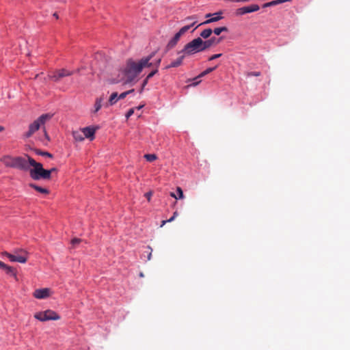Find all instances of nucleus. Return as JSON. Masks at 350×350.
<instances>
[{"label": "nucleus", "instance_id": "nucleus-20", "mask_svg": "<svg viewBox=\"0 0 350 350\" xmlns=\"http://www.w3.org/2000/svg\"><path fill=\"white\" fill-rule=\"evenodd\" d=\"M29 186L30 187L34 189L36 191H37L38 192H39L40 193H42V194H44V195H47V194L49 193V191L47 189L41 187L40 186H38V185H36L34 183H30L29 185Z\"/></svg>", "mask_w": 350, "mask_h": 350}, {"label": "nucleus", "instance_id": "nucleus-25", "mask_svg": "<svg viewBox=\"0 0 350 350\" xmlns=\"http://www.w3.org/2000/svg\"><path fill=\"white\" fill-rule=\"evenodd\" d=\"M178 196L177 197L174 193H171L170 196L176 199H182L184 198L183 190L180 187H177L176 189Z\"/></svg>", "mask_w": 350, "mask_h": 350}, {"label": "nucleus", "instance_id": "nucleus-19", "mask_svg": "<svg viewBox=\"0 0 350 350\" xmlns=\"http://www.w3.org/2000/svg\"><path fill=\"white\" fill-rule=\"evenodd\" d=\"M53 117V114L51 113H45L40 116L36 120L41 125L45 124L46 122L49 121Z\"/></svg>", "mask_w": 350, "mask_h": 350}, {"label": "nucleus", "instance_id": "nucleus-36", "mask_svg": "<svg viewBox=\"0 0 350 350\" xmlns=\"http://www.w3.org/2000/svg\"><path fill=\"white\" fill-rule=\"evenodd\" d=\"M134 113V109H130L126 114V118H129Z\"/></svg>", "mask_w": 350, "mask_h": 350}, {"label": "nucleus", "instance_id": "nucleus-48", "mask_svg": "<svg viewBox=\"0 0 350 350\" xmlns=\"http://www.w3.org/2000/svg\"><path fill=\"white\" fill-rule=\"evenodd\" d=\"M126 92H129V94L131 93H133L134 92V89H131L130 90L126 91Z\"/></svg>", "mask_w": 350, "mask_h": 350}, {"label": "nucleus", "instance_id": "nucleus-26", "mask_svg": "<svg viewBox=\"0 0 350 350\" xmlns=\"http://www.w3.org/2000/svg\"><path fill=\"white\" fill-rule=\"evenodd\" d=\"M228 29L226 27H217V28H215L213 30V32L217 35V36H219L221 34V32L223 31H228Z\"/></svg>", "mask_w": 350, "mask_h": 350}, {"label": "nucleus", "instance_id": "nucleus-33", "mask_svg": "<svg viewBox=\"0 0 350 350\" xmlns=\"http://www.w3.org/2000/svg\"><path fill=\"white\" fill-rule=\"evenodd\" d=\"M158 72V70L154 68L153 69L146 77L148 79L152 78L157 72Z\"/></svg>", "mask_w": 350, "mask_h": 350}, {"label": "nucleus", "instance_id": "nucleus-35", "mask_svg": "<svg viewBox=\"0 0 350 350\" xmlns=\"http://www.w3.org/2000/svg\"><path fill=\"white\" fill-rule=\"evenodd\" d=\"M221 55H222V54H221V53H218V54L213 55H211V56L208 58V60H209V61L214 60V59H217V58L220 57Z\"/></svg>", "mask_w": 350, "mask_h": 350}, {"label": "nucleus", "instance_id": "nucleus-21", "mask_svg": "<svg viewBox=\"0 0 350 350\" xmlns=\"http://www.w3.org/2000/svg\"><path fill=\"white\" fill-rule=\"evenodd\" d=\"M197 23L196 21H194L193 23H190L189 25H185L180 29V30L178 31V33H180L181 36L185 34L187 31H188L190 28L193 27Z\"/></svg>", "mask_w": 350, "mask_h": 350}, {"label": "nucleus", "instance_id": "nucleus-8", "mask_svg": "<svg viewBox=\"0 0 350 350\" xmlns=\"http://www.w3.org/2000/svg\"><path fill=\"white\" fill-rule=\"evenodd\" d=\"M105 98L106 96L104 94L96 98L94 107L91 110L92 113L96 114L101 109L102 106L105 105L104 101Z\"/></svg>", "mask_w": 350, "mask_h": 350}, {"label": "nucleus", "instance_id": "nucleus-11", "mask_svg": "<svg viewBox=\"0 0 350 350\" xmlns=\"http://www.w3.org/2000/svg\"><path fill=\"white\" fill-rule=\"evenodd\" d=\"M221 40V38H216L215 37H213L207 40L204 41L202 40V47L204 51H205L207 49L211 48L213 46L218 44Z\"/></svg>", "mask_w": 350, "mask_h": 350}, {"label": "nucleus", "instance_id": "nucleus-32", "mask_svg": "<svg viewBox=\"0 0 350 350\" xmlns=\"http://www.w3.org/2000/svg\"><path fill=\"white\" fill-rule=\"evenodd\" d=\"M198 16L196 15H192L190 16H187L185 18V21H191V23H193L194 21H197Z\"/></svg>", "mask_w": 350, "mask_h": 350}, {"label": "nucleus", "instance_id": "nucleus-9", "mask_svg": "<svg viewBox=\"0 0 350 350\" xmlns=\"http://www.w3.org/2000/svg\"><path fill=\"white\" fill-rule=\"evenodd\" d=\"M51 290L47 288H38L33 292V296L37 299H45L50 296Z\"/></svg>", "mask_w": 350, "mask_h": 350}, {"label": "nucleus", "instance_id": "nucleus-45", "mask_svg": "<svg viewBox=\"0 0 350 350\" xmlns=\"http://www.w3.org/2000/svg\"><path fill=\"white\" fill-rule=\"evenodd\" d=\"M167 222V220H163L161 222V227H163Z\"/></svg>", "mask_w": 350, "mask_h": 350}, {"label": "nucleus", "instance_id": "nucleus-5", "mask_svg": "<svg viewBox=\"0 0 350 350\" xmlns=\"http://www.w3.org/2000/svg\"><path fill=\"white\" fill-rule=\"evenodd\" d=\"M27 159L22 157H15L14 163L13 168H16L23 171H29V166L31 165L29 163V157L28 155H26Z\"/></svg>", "mask_w": 350, "mask_h": 350}, {"label": "nucleus", "instance_id": "nucleus-14", "mask_svg": "<svg viewBox=\"0 0 350 350\" xmlns=\"http://www.w3.org/2000/svg\"><path fill=\"white\" fill-rule=\"evenodd\" d=\"M96 131V128L87 126L82 129V133L84 135V137L90 139V140H93L94 139V135Z\"/></svg>", "mask_w": 350, "mask_h": 350}, {"label": "nucleus", "instance_id": "nucleus-52", "mask_svg": "<svg viewBox=\"0 0 350 350\" xmlns=\"http://www.w3.org/2000/svg\"><path fill=\"white\" fill-rule=\"evenodd\" d=\"M53 16L56 18H58V15L57 13H54L53 14Z\"/></svg>", "mask_w": 350, "mask_h": 350}, {"label": "nucleus", "instance_id": "nucleus-40", "mask_svg": "<svg viewBox=\"0 0 350 350\" xmlns=\"http://www.w3.org/2000/svg\"><path fill=\"white\" fill-rule=\"evenodd\" d=\"M148 80H149V79H148V78H146V79L144 80L143 83H142V89H141V90H140V92H142V90H143L144 88L146 85V84H147V83H148Z\"/></svg>", "mask_w": 350, "mask_h": 350}, {"label": "nucleus", "instance_id": "nucleus-53", "mask_svg": "<svg viewBox=\"0 0 350 350\" xmlns=\"http://www.w3.org/2000/svg\"><path fill=\"white\" fill-rule=\"evenodd\" d=\"M142 107H143V106H139V107H137V109H140Z\"/></svg>", "mask_w": 350, "mask_h": 350}, {"label": "nucleus", "instance_id": "nucleus-6", "mask_svg": "<svg viewBox=\"0 0 350 350\" xmlns=\"http://www.w3.org/2000/svg\"><path fill=\"white\" fill-rule=\"evenodd\" d=\"M74 71H70L67 69L62 68L51 72L49 75V77L54 81H58L64 77L72 75Z\"/></svg>", "mask_w": 350, "mask_h": 350}, {"label": "nucleus", "instance_id": "nucleus-34", "mask_svg": "<svg viewBox=\"0 0 350 350\" xmlns=\"http://www.w3.org/2000/svg\"><path fill=\"white\" fill-rule=\"evenodd\" d=\"M260 75V72H250L247 74V77H252V76L259 77Z\"/></svg>", "mask_w": 350, "mask_h": 350}, {"label": "nucleus", "instance_id": "nucleus-51", "mask_svg": "<svg viewBox=\"0 0 350 350\" xmlns=\"http://www.w3.org/2000/svg\"><path fill=\"white\" fill-rule=\"evenodd\" d=\"M4 131V127L2 126H0V132Z\"/></svg>", "mask_w": 350, "mask_h": 350}, {"label": "nucleus", "instance_id": "nucleus-28", "mask_svg": "<svg viewBox=\"0 0 350 350\" xmlns=\"http://www.w3.org/2000/svg\"><path fill=\"white\" fill-rule=\"evenodd\" d=\"M35 152L38 155L46 156V157H50V158L53 157V155L51 153L48 152H43V151H42L40 150H36Z\"/></svg>", "mask_w": 350, "mask_h": 350}, {"label": "nucleus", "instance_id": "nucleus-17", "mask_svg": "<svg viewBox=\"0 0 350 350\" xmlns=\"http://www.w3.org/2000/svg\"><path fill=\"white\" fill-rule=\"evenodd\" d=\"M181 36H182L177 32L167 43V48L168 49H173L177 44Z\"/></svg>", "mask_w": 350, "mask_h": 350}, {"label": "nucleus", "instance_id": "nucleus-39", "mask_svg": "<svg viewBox=\"0 0 350 350\" xmlns=\"http://www.w3.org/2000/svg\"><path fill=\"white\" fill-rule=\"evenodd\" d=\"M81 242V239H77V238H75L73 239L72 241H71V243L72 245H76V244H78Z\"/></svg>", "mask_w": 350, "mask_h": 350}, {"label": "nucleus", "instance_id": "nucleus-49", "mask_svg": "<svg viewBox=\"0 0 350 350\" xmlns=\"http://www.w3.org/2000/svg\"><path fill=\"white\" fill-rule=\"evenodd\" d=\"M139 275L140 278H144V274L143 272H140Z\"/></svg>", "mask_w": 350, "mask_h": 350}, {"label": "nucleus", "instance_id": "nucleus-2", "mask_svg": "<svg viewBox=\"0 0 350 350\" xmlns=\"http://www.w3.org/2000/svg\"><path fill=\"white\" fill-rule=\"evenodd\" d=\"M29 163L32 167V168L29 170V175L33 180H38L41 179H50V172L47 170L43 168L42 163L36 162L31 157H29Z\"/></svg>", "mask_w": 350, "mask_h": 350}, {"label": "nucleus", "instance_id": "nucleus-16", "mask_svg": "<svg viewBox=\"0 0 350 350\" xmlns=\"http://www.w3.org/2000/svg\"><path fill=\"white\" fill-rule=\"evenodd\" d=\"M15 157L10 156V155H5L1 157V161L3 163V164L9 167H13L14 163Z\"/></svg>", "mask_w": 350, "mask_h": 350}, {"label": "nucleus", "instance_id": "nucleus-18", "mask_svg": "<svg viewBox=\"0 0 350 350\" xmlns=\"http://www.w3.org/2000/svg\"><path fill=\"white\" fill-rule=\"evenodd\" d=\"M119 100V98H118V94L117 92H113L111 94L109 98V100L108 102L105 103L104 106L105 107H107L109 106H111V105H115L118 100Z\"/></svg>", "mask_w": 350, "mask_h": 350}, {"label": "nucleus", "instance_id": "nucleus-31", "mask_svg": "<svg viewBox=\"0 0 350 350\" xmlns=\"http://www.w3.org/2000/svg\"><path fill=\"white\" fill-rule=\"evenodd\" d=\"M161 59H160V58H159V59H157V60H156L155 62H150V63H152V65L150 67H152H152H154V68H156V69H157V70H158V68H159V65H160V64H161Z\"/></svg>", "mask_w": 350, "mask_h": 350}, {"label": "nucleus", "instance_id": "nucleus-13", "mask_svg": "<svg viewBox=\"0 0 350 350\" xmlns=\"http://www.w3.org/2000/svg\"><path fill=\"white\" fill-rule=\"evenodd\" d=\"M177 54L179 55L178 57L176 59L172 61L169 65L166 66L165 68V69L176 68L182 65L183 59L187 57L183 53H177Z\"/></svg>", "mask_w": 350, "mask_h": 350}, {"label": "nucleus", "instance_id": "nucleus-37", "mask_svg": "<svg viewBox=\"0 0 350 350\" xmlns=\"http://www.w3.org/2000/svg\"><path fill=\"white\" fill-rule=\"evenodd\" d=\"M127 95H129V92H124L121 93L120 95H118L119 100L124 99Z\"/></svg>", "mask_w": 350, "mask_h": 350}, {"label": "nucleus", "instance_id": "nucleus-41", "mask_svg": "<svg viewBox=\"0 0 350 350\" xmlns=\"http://www.w3.org/2000/svg\"><path fill=\"white\" fill-rule=\"evenodd\" d=\"M50 172V178H51V175L53 172H57V169L56 167H53L50 170H47Z\"/></svg>", "mask_w": 350, "mask_h": 350}, {"label": "nucleus", "instance_id": "nucleus-38", "mask_svg": "<svg viewBox=\"0 0 350 350\" xmlns=\"http://www.w3.org/2000/svg\"><path fill=\"white\" fill-rule=\"evenodd\" d=\"M144 196L147 198L148 201H150V198L152 196V191L147 192L145 193Z\"/></svg>", "mask_w": 350, "mask_h": 350}, {"label": "nucleus", "instance_id": "nucleus-22", "mask_svg": "<svg viewBox=\"0 0 350 350\" xmlns=\"http://www.w3.org/2000/svg\"><path fill=\"white\" fill-rule=\"evenodd\" d=\"M72 136H73L74 139L77 142H82L85 139V137H84L83 133H82V131H73Z\"/></svg>", "mask_w": 350, "mask_h": 350}, {"label": "nucleus", "instance_id": "nucleus-4", "mask_svg": "<svg viewBox=\"0 0 350 350\" xmlns=\"http://www.w3.org/2000/svg\"><path fill=\"white\" fill-rule=\"evenodd\" d=\"M34 317L40 321L58 320L60 319V317L55 312L51 310L37 312L34 314Z\"/></svg>", "mask_w": 350, "mask_h": 350}, {"label": "nucleus", "instance_id": "nucleus-29", "mask_svg": "<svg viewBox=\"0 0 350 350\" xmlns=\"http://www.w3.org/2000/svg\"><path fill=\"white\" fill-rule=\"evenodd\" d=\"M3 269H4L8 274H11L13 275H16L14 269L12 267L8 266L7 265H5V267L3 268Z\"/></svg>", "mask_w": 350, "mask_h": 350}, {"label": "nucleus", "instance_id": "nucleus-23", "mask_svg": "<svg viewBox=\"0 0 350 350\" xmlns=\"http://www.w3.org/2000/svg\"><path fill=\"white\" fill-rule=\"evenodd\" d=\"M213 33V30L210 28L205 29L200 33V37L201 38L207 39Z\"/></svg>", "mask_w": 350, "mask_h": 350}, {"label": "nucleus", "instance_id": "nucleus-42", "mask_svg": "<svg viewBox=\"0 0 350 350\" xmlns=\"http://www.w3.org/2000/svg\"><path fill=\"white\" fill-rule=\"evenodd\" d=\"M193 80L194 81V82H193V83H192L190 85V86H193V87H195V86L198 85L200 83V81H197V79H196V80H194V79H193Z\"/></svg>", "mask_w": 350, "mask_h": 350}, {"label": "nucleus", "instance_id": "nucleus-1", "mask_svg": "<svg viewBox=\"0 0 350 350\" xmlns=\"http://www.w3.org/2000/svg\"><path fill=\"white\" fill-rule=\"evenodd\" d=\"M154 55V53H152L149 55L144 57L138 61H135L133 59H128L124 69V74L126 77V82L133 81L144 68L150 67L152 65V63H150V60H151Z\"/></svg>", "mask_w": 350, "mask_h": 350}, {"label": "nucleus", "instance_id": "nucleus-10", "mask_svg": "<svg viewBox=\"0 0 350 350\" xmlns=\"http://www.w3.org/2000/svg\"><path fill=\"white\" fill-rule=\"evenodd\" d=\"M221 12H216V13H214L213 14H207L206 15V18H208L210 16H213V17H211V18L206 20V21L203 22V23H201L200 24H199L198 25H197V27L194 29H196L198 27L200 26V25H206V24H208V23H213V22H217L219 20H221L223 17L221 16Z\"/></svg>", "mask_w": 350, "mask_h": 350}, {"label": "nucleus", "instance_id": "nucleus-44", "mask_svg": "<svg viewBox=\"0 0 350 350\" xmlns=\"http://www.w3.org/2000/svg\"><path fill=\"white\" fill-rule=\"evenodd\" d=\"M5 267V264L1 261H0V269H2Z\"/></svg>", "mask_w": 350, "mask_h": 350}, {"label": "nucleus", "instance_id": "nucleus-43", "mask_svg": "<svg viewBox=\"0 0 350 350\" xmlns=\"http://www.w3.org/2000/svg\"><path fill=\"white\" fill-rule=\"evenodd\" d=\"M291 0H277L278 5L284 2L291 1Z\"/></svg>", "mask_w": 350, "mask_h": 350}, {"label": "nucleus", "instance_id": "nucleus-3", "mask_svg": "<svg viewBox=\"0 0 350 350\" xmlns=\"http://www.w3.org/2000/svg\"><path fill=\"white\" fill-rule=\"evenodd\" d=\"M202 44V39L201 38H196L186 44L182 50L178 51V53H183L186 57H189L197 53L204 51Z\"/></svg>", "mask_w": 350, "mask_h": 350}, {"label": "nucleus", "instance_id": "nucleus-15", "mask_svg": "<svg viewBox=\"0 0 350 350\" xmlns=\"http://www.w3.org/2000/svg\"><path fill=\"white\" fill-rule=\"evenodd\" d=\"M6 255L12 262L25 263L27 260V256L25 255L11 254L9 253H6Z\"/></svg>", "mask_w": 350, "mask_h": 350}, {"label": "nucleus", "instance_id": "nucleus-27", "mask_svg": "<svg viewBox=\"0 0 350 350\" xmlns=\"http://www.w3.org/2000/svg\"><path fill=\"white\" fill-rule=\"evenodd\" d=\"M144 158L147 161L152 162L157 159V157L155 154H146L144 155Z\"/></svg>", "mask_w": 350, "mask_h": 350}, {"label": "nucleus", "instance_id": "nucleus-24", "mask_svg": "<svg viewBox=\"0 0 350 350\" xmlns=\"http://www.w3.org/2000/svg\"><path fill=\"white\" fill-rule=\"evenodd\" d=\"M216 68H217V66H215V67H213V68H208L206 69L204 71L201 72L198 77L194 78V80L198 79L199 78L204 77L205 75L211 73V72L215 70L216 69Z\"/></svg>", "mask_w": 350, "mask_h": 350}, {"label": "nucleus", "instance_id": "nucleus-47", "mask_svg": "<svg viewBox=\"0 0 350 350\" xmlns=\"http://www.w3.org/2000/svg\"><path fill=\"white\" fill-rule=\"evenodd\" d=\"M174 219H175V218H174V217H170L169 219H167V222H171V221H172Z\"/></svg>", "mask_w": 350, "mask_h": 350}, {"label": "nucleus", "instance_id": "nucleus-46", "mask_svg": "<svg viewBox=\"0 0 350 350\" xmlns=\"http://www.w3.org/2000/svg\"><path fill=\"white\" fill-rule=\"evenodd\" d=\"M152 251H150L148 255V260H150L151 259Z\"/></svg>", "mask_w": 350, "mask_h": 350}, {"label": "nucleus", "instance_id": "nucleus-50", "mask_svg": "<svg viewBox=\"0 0 350 350\" xmlns=\"http://www.w3.org/2000/svg\"><path fill=\"white\" fill-rule=\"evenodd\" d=\"M177 215H178V213L176 211V212L174 213L172 217H174V218H175Z\"/></svg>", "mask_w": 350, "mask_h": 350}, {"label": "nucleus", "instance_id": "nucleus-7", "mask_svg": "<svg viewBox=\"0 0 350 350\" xmlns=\"http://www.w3.org/2000/svg\"><path fill=\"white\" fill-rule=\"evenodd\" d=\"M260 9V7L257 4H252L249 6H244L240 8H238L236 10V15L237 16H242L244 14H246L247 13L254 12L256 11H258Z\"/></svg>", "mask_w": 350, "mask_h": 350}, {"label": "nucleus", "instance_id": "nucleus-30", "mask_svg": "<svg viewBox=\"0 0 350 350\" xmlns=\"http://www.w3.org/2000/svg\"><path fill=\"white\" fill-rule=\"evenodd\" d=\"M277 5H278L277 0H274V1L264 3L262 5V8H267V7Z\"/></svg>", "mask_w": 350, "mask_h": 350}, {"label": "nucleus", "instance_id": "nucleus-12", "mask_svg": "<svg viewBox=\"0 0 350 350\" xmlns=\"http://www.w3.org/2000/svg\"><path fill=\"white\" fill-rule=\"evenodd\" d=\"M40 124L36 120L35 121H33V122L29 124L28 131L24 133L23 135L24 137H30L36 131H37L40 128Z\"/></svg>", "mask_w": 350, "mask_h": 350}]
</instances>
